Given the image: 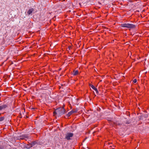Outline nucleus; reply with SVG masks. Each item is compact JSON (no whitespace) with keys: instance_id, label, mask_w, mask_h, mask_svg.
Returning <instances> with one entry per match:
<instances>
[{"instance_id":"nucleus-1","label":"nucleus","mask_w":149,"mask_h":149,"mask_svg":"<svg viewBox=\"0 0 149 149\" xmlns=\"http://www.w3.org/2000/svg\"><path fill=\"white\" fill-rule=\"evenodd\" d=\"M65 112V110L63 107L59 108L56 109L55 111L53 113L54 115L56 114L58 115V116H60L64 114Z\"/></svg>"},{"instance_id":"nucleus-2","label":"nucleus","mask_w":149,"mask_h":149,"mask_svg":"<svg viewBox=\"0 0 149 149\" xmlns=\"http://www.w3.org/2000/svg\"><path fill=\"white\" fill-rule=\"evenodd\" d=\"M121 26L123 27H126L131 29L135 28L136 26L133 24H124L121 25Z\"/></svg>"},{"instance_id":"nucleus-3","label":"nucleus","mask_w":149,"mask_h":149,"mask_svg":"<svg viewBox=\"0 0 149 149\" xmlns=\"http://www.w3.org/2000/svg\"><path fill=\"white\" fill-rule=\"evenodd\" d=\"M73 136V134L71 133H67L65 136V138L68 140H70V138L72 137Z\"/></svg>"},{"instance_id":"nucleus-4","label":"nucleus","mask_w":149,"mask_h":149,"mask_svg":"<svg viewBox=\"0 0 149 149\" xmlns=\"http://www.w3.org/2000/svg\"><path fill=\"white\" fill-rule=\"evenodd\" d=\"M20 139H25L26 140H27V139H28L29 138V136H28L27 135H26V134L20 136Z\"/></svg>"},{"instance_id":"nucleus-5","label":"nucleus","mask_w":149,"mask_h":149,"mask_svg":"<svg viewBox=\"0 0 149 149\" xmlns=\"http://www.w3.org/2000/svg\"><path fill=\"white\" fill-rule=\"evenodd\" d=\"M34 10L33 8H31L29 9L28 11L27 12V13L28 15H32V13L34 12Z\"/></svg>"},{"instance_id":"nucleus-6","label":"nucleus","mask_w":149,"mask_h":149,"mask_svg":"<svg viewBox=\"0 0 149 149\" xmlns=\"http://www.w3.org/2000/svg\"><path fill=\"white\" fill-rule=\"evenodd\" d=\"M90 86L92 89H93L96 91L97 93H98V91L97 88H96L93 85H90Z\"/></svg>"},{"instance_id":"nucleus-7","label":"nucleus","mask_w":149,"mask_h":149,"mask_svg":"<svg viewBox=\"0 0 149 149\" xmlns=\"http://www.w3.org/2000/svg\"><path fill=\"white\" fill-rule=\"evenodd\" d=\"M7 107V106L6 105H3L0 106V110H1L3 109H4L6 108Z\"/></svg>"},{"instance_id":"nucleus-8","label":"nucleus","mask_w":149,"mask_h":149,"mask_svg":"<svg viewBox=\"0 0 149 149\" xmlns=\"http://www.w3.org/2000/svg\"><path fill=\"white\" fill-rule=\"evenodd\" d=\"M74 113V112L72 110L70 112H69L67 115V116L68 117L70 116L71 114H72L73 113Z\"/></svg>"},{"instance_id":"nucleus-9","label":"nucleus","mask_w":149,"mask_h":149,"mask_svg":"<svg viewBox=\"0 0 149 149\" xmlns=\"http://www.w3.org/2000/svg\"><path fill=\"white\" fill-rule=\"evenodd\" d=\"M79 72L78 70L74 71L73 73L74 75H76L78 74Z\"/></svg>"},{"instance_id":"nucleus-10","label":"nucleus","mask_w":149,"mask_h":149,"mask_svg":"<svg viewBox=\"0 0 149 149\" xmlns=\"http://www.w3.org/2000/svg\"><path fill=\"white\" fill-rule=\"evenodd\" d=\"M74 112V113H76L78 111V109H74L73 110H72Z\"/></svg>"},{"instance_id":"nucleus-11","label":"nucleus","mask_w":149,"mask_h":149,"mask_svg":"<svg viewBox=\"0 0 149 149\" xmlns=\"http://www.w3.org/2000/svg\"><path fill=\"white\" fill-rule=\"evenodd\" d=\"M137 81V80L136 79H134L133 81V82L134 83H136Z\"/></svg>"},{"instance_id":"nucleus-12","label":"nucleus","mask_w":149,"mask_h":149,"mask_svg":"<svg viewBox=\"0 0 149 149\" xmlns=\"http://www.w3.org/2000/svg\"><path fill=\"white\" fill-rule=\"evenodd\" d=\"M3 120V118L1 117L0 118V121H2Z\"/></svg>"},{"instance_id":"nucleus-13","label":"nucleus","mask_w":149,"mask_h":149,"mask_svg":"<svg viewBox=\"0 0 149 149\" xmlns=\"http://www.w3.org/2000/svg\"><path fill=\"white\" fill-rule=\"evenodd\" d=\"M0 149H2L1 147H0Z\"/></svg>"}]
</instances>
